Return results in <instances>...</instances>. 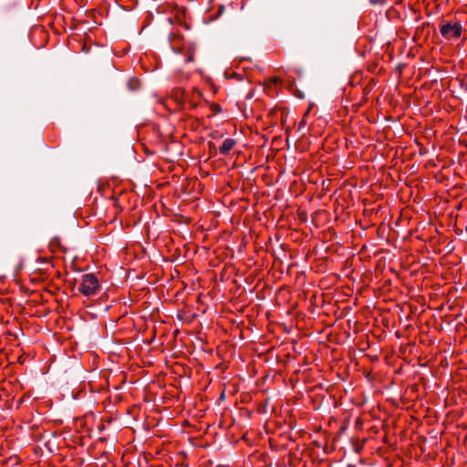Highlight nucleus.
I'll use <instances>...</instances> for the list:
<instances>
[{"label": "nucleus", "instance_id": "obj_10", "mask_svg": "<svg viewBox=\"0 0 467 467\" xmlns=\"http://www.w3.org/2000/svg\"><path fill=\"white\" fill-rule=\"evenodd\" d=\"M328 234H329V235H330L329 240H331V239H332V236L334 235V233H332V232L330 231V229H329V230H328Z\"/></svg>", "mask_w": 467, "mask_h": 467}, {"label": "nucleus", "instance_id": "obj_12", "mask_svg": "<svg viewBox=\"0 0 467 467\" xmlns=\"http://www.w3.org/2000/svg\"><path fill=\"white\" fill-rule=\"evenodd\" d=\"M330 337H331V333L327 334V338H328V340H331V339H330Z\"/></svg>", "mask_w": 467, "mask_h": 467}, {"label": "nucleus", "instance_id": "obj_5", "mask_svg": "<svg viewBox=\"0 0 467 467\" xmlns=\"http://www.w3.org/2000/svg\"><path fill=\"white\" fill-rule=\"evenodd\" d=\"M337 246H336L335 244H331L330 246H327L325 250L326 253H332V252H337Z\"/></svg>", "mask_w": 467, "mask_h": 467}, {"label": "nucleus", "instance_id": "obj_8", "mask_svg": "<svg viewBox=\"0 0 467 467\" xmlns=\"http://www.w3.org/2000/svg\"><path fill=\"white\" fill-rule=\"evenodd\" d=\"M171 47L173 48V50L176 52V53H179L180 52V48H177L174 47V44L171 42Z\"/></svg>", "mask_w": 467, "mask_h": 467}, {"label": "nucleus", "instance_id": "obj_11", "mask_svg": "<svg viewBox=\"0 0 467 467\" xmlns=\"http://www.w3.org/2000/svg\"><path fill=\"white\" fill-rule=\"evenodd\" d=\"M223 9H224V7H223V5H221V6H220V9H219V12H220V13H223Z\"/></svg>", "mask_w": 467, "mask_h": 467}, {"label": "nucleus", "instance_id": "obj_3", "mask_svg": "<svg viewBox=\"0 0 467 467\" xmlns=\"http://www.w3.org/2000/svg\"><path fill=\"white\" fill-rule=\"evenodd\" d=\"M236 145V140L232 138H227L219 148V152L223 155H228L229 152Z\"/></svg>", "mask_w": 467, "mask_h": 467}, {"label": "nucleus", "instance_id": "obj_13", "mask_svg": "<svg viewBox=\"0 0 467 467\" xmlns=\"http://www.w3.org/2000/svg\"><path fill=\"white\" fill-rule=\"evenodd\" d=\"M322 184H323V188L325 187V181L322 182Z\"/></svg>", "mask_w": 467, "mask_h": 467}, {"label": "nucleus", "instance_id": "obj_2", "mask_svg": "<svg viewBox=\"0 0 467 467\" xmlns=\"http://www.w3.org/2000/svg\"><path fill=\"white\" fill-rule=\"evenodd\" d=\"M462 33V26L460 23H445L441 26V36L450 40L452 38H459Z\"/></svg>", "mask_w": 467, "mask_h": 467}, {"label": "nucleus", "instance_id": "obj_6", "mask_svg": "<svg viewBox=\"0 0 467 467\" xmlns=\"http://www.w3.org/2000/svg\"><path fill=\"white\" fill-rule=\"evenodd\" d=\"M192 97L193 98H201L202 97V92L200 91V89L194 88L193 91H192Z\"/></svg>", "mask_w": 467, "mask_h": 467}, {"label": "nucleus", "instance_id": "obj_4", "mask_svg": "<svg viewBox=\"0 0 467 467\" xmlns=\"http://www.w3.org/2000/svg\"><path fill=\"white\" fill-rule=\"evenodd\" d=\"M336 352H337V349H336V348H331V347H329V346H325V345L323 344V356H324V355H326L327 357H328V356H329V354H330V355H331V357H332V358H333V359H336V358H337L335 356Z\"/></svg>", "mask_w": 467, "mask_h": 467}, {"label": "nucleus", "instance_id": "obj_7", "mask_svg": "<svg viewBox=\"0 0 467 467\" xmlns=\"http://www.w3.org/2000/svg\"><path fill=\"white\" fill-rule=\"evenodd\" d=\"M192 59H193V56H192V54H190V55L188 56L187 59H186V61H187V62H191V61H192Z\"/></svg>", "mask_w": 467, "mask_h": 467}, {"label": "nucleus", "instance_id": "obj_1", "mask_svg": "<svg viewBox=\"0 0 467 467\" xmlns=\"http://www.w3.org/2000/svg\"><path fill=\"white\" fill-rule=\"evenodd\" d=\"M99 280L95 275L84 274L80 277L78 289L84 296H92L99 291Z\"/></svg>", "mask_w": 467, "mask_h": 467}, {"label": "nucleus", "instance_id": "obj_9", "mask_svg": "<svg viewBox=\"0 0 467 467\" xmlns=\"http://www.w3.org/2000/svg\"><path fill=\"white\" fill-rule=\"evenodd\" d=\"M327 233L323 232V243L327 241Z\"/></svg>", "mask_w": 467, "mask_h": 467}]
</instances>
